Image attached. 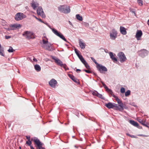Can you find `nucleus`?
<instances>
[{
	"mask_svg": "<svg viewBox=\"0 0 149 149\" xmlns=\"http://www.w3.org/2000/svg\"><path fill=\"white\" fill-rule=\"evenodd\" d=\"M58 9L60 12L64 13H68L70 11L69 6L66 5L60 6L58 7Z\"/></svg>",
	"mask_w": 149,
	"mask_h": 149,
	"instance_id": "f257e3e1",
	"label": "nucleus"
},
{
	"mask_svg": "<svg viewBox=\"0 0 149 149\" xmlns=\"http://www.w3.org/2000/svg\"><path fill=\"white\" fill-rule=\"evenodd\" d=\"M113 97L115 98L116 100L119 104L118 105L117 104V106L118 108V110L120 111H122L123 110L124 108L123 105L122 101L117 96L113 95Z\"/></svg>",
	"mask_w": 149,
	"mask_h": 149,
	"instance_id": "f03ea898",
	"label": "nucleus"
},
{
	"mask_svg": "<svg viewBox=\"0 0 149 149\" xmlns=\"http://www.w3.org/2000/svg\"><path fill=\"white\" fill-rule=\"evenodd\" d=\"M105 106L107 107L108 108L113 109L114 110H118V109L117 104L114 103H112L111 102H108L107 104H106Z\"/></svg>",
	"mask_w": 149,
	"mask_h": 149,
	"instance_id": "7ed1b4c3",
	"label": "nucleus"
},
{
	"mask_svg": "<svg viewBox=\"0 0 149 149\" xmlns=\"http://www.w3.org/2000/svg\"><path fill=\"white\" fill-rule=\"evenodd\" d=\"M117 55L119 58V60L121 63H123L126 61V58L123 52H120L118 53Z\"/></svg>",
	"mask_w": 149,
	"mask_h": 149,
	"instance_id": "20e7f679",
	"label": "nucleus"
},
{
	"mask_svg": "<svg viewBox=\"0 0 149 149\" xmlns=\"http://www.w3.org/2000/svg\"><path fill=\"white\" fill-rule=\"evenodd\" d=\"M26 15L22 13H18L15 15V19L16 21H19L26 17Z\"/></svg>",
	"mask_w": 149,
	"mask_h": 149,
	"instance_id": "39448f33",
	"label": "nucleus"
},
{
	"mask_svg": "<svg viewBox=\"0 0 149 149\" xmlns=\"http://www.w3.org/2000/svg\"><path fill=\"white\" fill-rule=\"evenodd\" d=\"M51 29L52 30L53 32L56 35L60 37L64 40L65 41H67L66 40L64 36L60 32H59L57 30L55 29L51 28Z\"/></svg>",
	"mask_w": 149,
	"mask_h": 149,
	"instance_id": "423d86ee",
	"label": "nucleus"
},
{
	"mask_svg": "<svg viewBox=\"0 0 149 149\" xmlns=\"http://www.w3.org/2000/svg\"><path fill=\"white\" fill-rule=\"evenodd\" d=\"M96 67L101 73H103L104 72H107V69L105 67L99 64L96 66Z\"/></svg>",
	"mask_w": 149,
	"mask_h": 149,
	"instance_id": "0eeeda50",
	"label": "nucleus"
},
{
	"mask_svg": "<svg viewBox=\"0 0 149 149\" xmlns=\"http://www.w3.org/2000/svg\"><path fill=\"white\" fill-rule=\"evenodd\" d=\"M37 13L38 15H40L42 17L45 18V15L41 7L39 6L38 7L37 10Z\"/></svg>",
	"mask_w": 149,
	"mask_h": 149,
	"instance_id": "6e6552de",
	"label": "nucleus"
},
{
	"mask_svg": "<svg viewBox=\"0 0 149 149\" xmlns=\"http://www.w3.org/2000/svg\"><path fill=\"white\" fill-rule=\"evenodd\" d=\"M138 53L139 56L143 58L148 55V51L146 49H143L139 51Z\"/></svg>",
	"mask_w": 149,
	"mask_h": 149,
	"instance_id": "1a4fd4ad",
	"label": "nucleus"
},
{
	"mask_svg": "<svg viewBox=\"0 0 149 149\" xmlns=\"http://www.w3.org/2000/svg\"><path fill=\"white\" fill-rule=\"evenodd\" d=\"M110 38L112 40H114L117 36V31L114 29L112 30V32L110 33Z\"/></svg>",
	"mask_w": 149,
	"mask_h": 149,
	"instance_id": "9d476101",
	"label": "nucleus"
},
{
	"mask_svg": "<svg viewBox=\"0 0 149 149\" xmlns=\"http://www.w3.org/2000/svg\"><path fill=\"white\" fill-rule=\"evenodd\" d=\"M52 58L54 60L56 63L58 65L61 66H64L65 65L63 64L62 62L58 58H55L54 57H52Z\"/></svg>",
	"mask_w": 149,
	"mask_h": 149,
	"instance_id": "9b49d317",
	"label": "nucleus"
},
{
	"mask_svg": "<svg viewBox=\"0 0 149 149\" xmlns=\"http://www.w3.org/2000/svg\"><path fill=\"white\" fill-rule=\"evenodd\" d=\"M34 142L37 146L38 149H41L42 148H43L42 146V143L40 142V141L38 139L36 138L35 139Z\"/></svg>",
	"mask_w": 149,
	"mask_h": 149,
	"instance_id": "f8f14e48",
	"label": "nucleus"
},
{
	"mask_svg": "<svg viewBox=\"0 0 149 149\" xmlns=\"http://www.w3.org/2000/svg\"><path fill=\"white\" fill-rule=\"evenodd\" d=\"M49 85L52 87L55 88L56 85L57 84V81L54 79H51L49 82Z\"/></svg>",
	"mask_w": 149,
	"mask_h": 149,
	"instance_id": "ddd939ff",
	"label": "nucleus"
},
{
	"mask_svg": "<svg viewBox=\"0 0 149 149\" xmlns=\"http://www.w3.org/2000/svg\"><path fill=\"white\" fill-rule=\"evenodd\" d=\"M9 27L11 28L12 30H14L17 28H21V25L20 24H10L9 25Z\"/></svg>",
	"mask_w": 149,
	"mask_h": 149,
	"instance_id": "4468645a",
	"label": "nucleus"
},
{
	"mask_svg": "<svg viewBox=\"0 0 149 149\" xmlns=\"http://www.w3.org/2000/svg\"><path fill=\"white\" fill-rule=\"evenodd\" d=\"M142 35V33L141 30H137L135 35V37L138 40H140V38Z\"/></svg>",
	"mask_w": 149,
	"mask_h": 149,
	"instance_id": "2eb2a0df",
	"label": "nucleus"
},
{
	"mask_svg": "<svg viewBox=\"0 0 149 149\" xmlns=\"http://www.w3.org/2000/svg\"><path fill=\"white\" fill-rule=\"evenodd\" d=\"M126 29L123 26H120V33L123 35H125L127 34Z\"/></svg>",
	"mask_w": 149,
	"mask_h": 149,
	"instance_id": "dca6fc26",
	"label": "nucleus"
},
{
	"mask_svg": "<svg viewBox=\"0 0 149 149\" xmlns=\"http://www.w3.org/2000/svg\"><path fill=\"white\" fill-rule=\"evenodd\" d=\"M138 121L139 122V123H141L143 126L147 127H149V124H146L145 123L146 122L145 121H143V120H142L140 119H138Z\"/></svg>",
	"mask_w": 149,
	"mask_h": 149,
	"instance_id": "f3484780",
	"label": "nucleus"
},
{
	"mask_svg": "<svg viewBox=\"0 0 149 149\" xmlns=\"http://www.w3.org/2000/svg\"><path fill=\"white\" fill-rule=\"evenodd\" d=\"M31 5V6L34 10H35L36 8L39 6V4L38 3L33 1H32Z\"/></svg>",
	"mask_w": 149,
	"mask_h": 149,
	"instance_id": "a211bd4d",
	"label": "nucleus"
},
{
	"mask_svg": "<svg viewBox=\"0 0 149 149\" xmlns=\"http://www.w3.org/2000/svg\"><path fill=\"white\" fill-rule=\"evenodd\" d=\"M36 36L33 33L31 32H29V39H34L35 38Z\"/></svg>",
	"mask_w": 149,
	"mask_h": 149,
	"instance_id": "6ab92c4d",
	"label": "nucleus"
},
{
	"mask_svg": "<svg viewBox=\"0 0 149 149\" xmlns=\"http://www.w3.org/2000/svg\"><path fill=\"white\" fill-rule=\"evenodd\" d=\"M109 54L111 58L114 62L117 61V58L114 57L112 52H110Z\"/></svg>",
	"mask_w": 149,
	"mask_h": 149,
	"instance_id": "aec40b11",
	"label": "nucleus"
},
{
	"mask_svg": "<svg viewBox=\"0 0 149 149\" xmlns=\"http://www.w3.org/2000/svg\"><path fill=\"white\" fill-rule=\"evenodd\" d=\"M79 44L81 49H84L85 48L86 46L85 43L82 42L81 40H79Z\"/></svg>",
	"mask_w": 149,
	"mask_h": 149,
	"instance_id": "412c9836",
	"label": "nucleus"
},
{
	"mask_svg": "<svg viewBox=\"0 0 149 149\" xmlns=\"http://www.w3.org/2000/svg\"><path fill=\"white\" fill-rule=\"evenodd\" d=\"M130 123L133 126L136 127L138 126V123L136 122L133 120H130Z\"/></svg>",
	"mask_w": 149,
	"mask_h": 149,
	"instance_id": "4be33fe9",
	"label": "nucleus"
},
{
	"mask_svg": "<svg viewBox=\"0 0 149 149\" xmlns=\"http://www.w3.org/2000/svg\"><path fill=\"white\" fill-rule=\"evenodd\" d=\"M34 68L37 72H39L41 70V67L38 64H36L34 65Z\"/></svg>",
	"mask_w": 149,
	"mask_h": 149,
	"instance_id": "5701e85b",
	"label": "nucleus"
},
{
	"mask_svg": "<svg viewBox=\"0 0 149 149\" xmlns=\"http://www.w3.org/2000/svg\"><path fill=\"white\" fill-rule=\"evenodd\" d=\"M51 45L50 43L47 44V45H46V49L50 51H52L53 49L51 47Z\"/></svg>",
	"mask_w": 149,
	"mask_h": 149,
	"instance_id": "b1692460",
	"label": "nucleus"
},
{
	"mask_svg": "<svg viewBox=\"0 0 149 149\" xmlns=\"http://www.w3.org/2000/svg\"><path fill=\"white\" fill-rule=\"evenodd\" d=\"M42 42L44 44H46L48 42V39L44 36L42 38Z\"/></svg>",
	"mask_w": 149,
	"mask_h": 149,
	"instance_id": "393cba45",
	"label": "nucleus"
},
{
	"mask_svg": "<svg viewBox=\"0 0 149 149\" xmlns=\"http://www.w3.org/2000/svg\"><path fill=\"white\" fill-rule=\"evenodd\" d=\"M69 77L71 78V79L73 80L74 82H77V79L75 78V77L72 75H71L70 74L68 75Z\"/></svg>",
	"mask_w": 149,
	"mask_h": 149,
	"instance_id": "a878e982",
	"label": "nucleus"
},
{
	"mask_svg": "<svg viewBox=\"0 0 149 149\" xmlns=\"http://www.w3.org/2000/svg\"><path fill=\"white\" fill-rule=\"evenodd\" d=\"M79 58L81 60V61L84 64H85V63H86V61L84 60V58L83 57V56L81 55L79 57Z\"/></svg>",
	"mask_w": 149,
	"mask_h": 149,
	"instance_id": "bb28decb",
	"label": "nucleus"
},
{
	"mask_svg": "<svg viewBox=\"0 0 149 149\" xmlns=\"http://www.w3.org/2000/svg\"><path fill=\"white\" fill-rule=\"evenodd\" d=\"M76 17L77 19L80 21H82L83 20V18L82 16L80 15L79 14L76 15Z\"/></svg>",
	"mask_w": 149,
	"mask_h": 149,
	"instance_id": "cd10ccee",
	"label": "nucleus"
},
{
	"mask_svg": "<svg viewBox=\"0 0 149 149\" xmlns=\"http://www.w3.org/2000/svg\"><path fill=\"white\" fill-rule=\"evenodd\" d=\"M4 52L3 48L2 47H0V55L4 56Z\"/></svg>",
	"mask_w": 149,
	"mask_h": 149,
	"instance_id": "c85d7f7f",
	"label": "nucleus"
},
{
	"mask_svg": "<svg viewBox=\"0 0 149 149\" xmlns=\"http://www.w3.org/2000/svg\"><path fill=\"white\" fill-rule=\"evenodd\" d=\"M22 36L26 38H28V31H26L22 34Z\"/></svg>",
	"mask_w": 149,
	"mask_h": 149,
	"instance_id": "c756f323",
	"label": "nucleus"
},
{
	"mask_svg": "<svg viewBox=\"0 0 149 149\" xmlns=\"http://www.w3.org/2000/svg\"><path fill=\"white\" fill-rule=\"evenodd\" d=\"M101 83L102 84L103 86L104 87V88L107 91L109 90V89L108 87L103 82L101 81Z\"/></svg>",
	"mask_w": 149,
	"mask_h": 149,
	"instance_id": "7c9ffc66",
	"label": "nucleus"
},
{
	"mask_svg": "<svg viewBox=\"0 0 149 149\" xmlns=\"http://www.w3.org/2000/svg\"><path fill=\"white\" fill-rule=\"evenodd\" d=\"M82 24L84 26H85L86 27H88L89 26V24L87 22H82Z\"/></svg>",
	"mask_w": 149,
	"mask_h": 149,
	"instance_id": "2f4dec72",
	"label": "nucleus"
},
{
	"mask_svg": "<svg viewBox=\"0 0 149 149\" xmlns=\"http://www.w3.org/2000/svg\"><path fill=\"white\" fill-rule=\"evenodd\" d=\"M8 52H13L15 50L13 49L11 47H10L9 49L8 50Z\"/></svg>",
	"mask_w": 149,
	"mask_h": 149,
	"instance_id": "473e14b6",
	"label": "nucleus"
},
{
	"mask_svg": "<svg viewBox=\"0 0 149 149\" xmlns=\"http://www.w3.org/2000/svg\"><path fill=\"white\" fill-rule=\"evenodd\" d=\"M130 94V91L129 90H127L125 93V95L126 96H128Z\"/></svg>",
	"mask_w": 149,
	"mask_h": 149,
	"instance_id": "72a5a7b5",
	"label": "nucleus"
},
{
	"mask_svg": "<svg viewBox=\"0 0 149 149\" xmlns=\"http://www.w3.org/2000/svg\"><path fill=\"white\" fill-rule=\"evenodd\" d=\"M91 60L93 61V62L96 65V66L99 64V63H98L96 61V60L93 57H91Z\"/></svg>",
	"mask_w": 149,
	"mask_h": 149,
	"instance_id": "f704fd0d",
	"label": "nucleus"
},
{
	"mask_svg": "<svg viewBox=\"0 0 149 149\" xmlns=\"http://www.w3.org/2000/svg\"><path fill=\"white\" fill-rule=\"evenodd\" d=\"M138 4L140 6H142L143 5V1L142 0H137Z\"/></svg>",
	"mask_w": 149,
	"mask_h": 149,
	"instance_id": "c9c22d12",
	"label": "nucleus"
},
{
	"mask_svg": "<svg viewBox=\"0 0 149 149\" xmlns=\"http://www.w3.org/2000/svg\"><path fill=\"white\" fill-rule=\"evenodd\" d=\"M84 65L87 69L88 70L90 69V67L88 65L86 62V63H85V64H84Z\"/></svg>",
	"mask_w": 149,
	"mask_h": 149,
	"instance_id": "e433bc0d",
	"label": "nucleus"
},
{
	"mask_svg": "<svg viewBox=\"0 0 149 149\" xmlns=\"http://www.w3.org/2000/svg\"><path fill=\"white\" fill-rule=\"evenodd\" d=\"M97 96V97H99V98H100L101 99H104L102 95L101 94H100L99 93H98Z\"/></svg>",
	"mask_w": 149,
	"mask_h": 149,
	"instance_id": "4c0bfd02",
	"label": "nucleus"
},
{
	"mask_svg": "<svg viewBox=\"0 0 149 149\" xmlns=\"http://www.w3.org/2000/svg\"><path fill=\"white\" fill-rule=\"evenodd\" d=\"M107 91L109 92V93L112 96H113V95H114L113 94V92H112V90L111 89H109Z\"/></svg>",
	"mask_w": 149,
	"mask_h": 149,
	"instance_id": "58836bf2",
	"label": "nucleus"
},
{
	"mask_svg": "<svg viewBox=\"0 0 149 149\" xmlns=\"http://www.w3.org/2000/svg\"><path fill=\"white\" fill-rule=\"evenodd\" d=\"M75 53H76V54H77V55L78 57H79L80 56H81V55H80L79 54L78 52L77 51V49H75Z\"/></svg>",
	"mask_w": 149,
	"mask_h": 149,
	"instance_id": "ea45409f",
	"label": "nucleus"
},
{
	"mask_svg": "<svg viewBox=\"0 0 149 149\" xmlns=\"http://www.w3.org/2000/svg\"><path fill=\"white\" fill-rule=\"evenodd\" d=\"M120 92L122 93H124L125 92V89L123 87H122L120 89Z\"/></svg>",
	"mask_w": 149,
	"mask_h": 149,
	"instance_id": "a19ab883",
	"label": "nucleus"
},
{
	"mask_svg": "<svg viewBox=\"0 0 149 149\" xmlns=\"http://www.w3.org/2000/svg\"><path fill=\"white\" fill-rule=\"evenodd\" d=\"M31 141L30 139V136H29V146H31Z\"/></svg>",
	"mask_w": 149,
	"mask_h": 149,
	"instance_id": "79ce46f5",
	"label": "nucleus"
},
{
	"mask_svg": "<svg viewBox=\"0 0 149 149\" xmlns=\"http://www.w3.org/2000/svg\"><path fill=\"white\" fill-rule=\"evenodd\" d=\"M98 93L97 91H93L92 92V94L93 95L97 96Z\"/></svg>",
	"mask_w": 149,
	"mask_h": 149,
	"instance_id": "37998d69",
	"label": "nucleus"
},
{
	"mask_svg": "<svg viewBox=\"0 0 149 149\" xmlns=\"http://www.w3.org/2000/svg\"><path fill=\"white\" fill-rule=\"evenodd\" d=\"M84 71H85L86 72L88 73H91V71H90V70H84Z\"/></svg>",
	"mask_w": 149,
	"mask_h": 149,
	"instance_id": "c03bdc74",
	"label": "nucleus"
},
{
	"mask_svg": "<svg viewBox=\"0 0 149 149\" xmlns=\"http://www.w3.org/2000/svg\"><path fill=\"white\" fill-rule=\"evenodd\" d=\"M36 19L38 20V21H40V22H42V23H45L44 22H43V21H42V20L41 19H39L38 18H36Z\"/></svg>",
	"mask_w": 149,
	"mask_h": 149,
	"instance_id": "a18cd8bd",
	"label": "nucleus"
},
{
	"mask_svg": "<svg viewBox=\"0 0 149 149\" xmlns=\"http://www.w3.org/2000/svg\"><path fill=\"white\" fill-rule=\"evenodd\" d=\"M11 38V36H5V38L6 39H8Z\"/></svg>",
	"mask_w": 149,
	"mask_h": 149,
	"instance_id": "49530a36",
	"label": "nucleus"
},
{
	"mask_svg": "<svg viewBox=\"0 0 149 149\" xmlns=\"http://www.w3.org/2000/svg\"><path fill=\"white\" fill-rule=\"evenodd\" d=\"M130 11L132 13H134V14H135V12L134 10H131Z\"/></svg>",
	"mask_w": 149,
	"mask_h": 149,
	"instance_id": "de8ad7c7",
	"label": "nucleus"
},
{
	"mask_svg": "<svg viewBox=\"0 0 149 149\" xmlns=\"http://www.w3.org/2000/svg\"><path fill=\"white\" fill-rule=\"evenodd\" d=\"M137 127V128H138L139 129H141L142 128V127L140 126L139 125H138V126L137 127Z\"/></svg>",
	"mask_w": 149,
	"mask_h": 149,
	"instance_id": "09e8293b",
	"label": "nucleus"
},
{
	"mask_svg": "<svg viewBox=\"0 0 149 149\" xmlns=\"http://www.w3.org/2000/svg\"><path fill=\"white\" fill-rule=\"evenodd\" d=\"M138 136H143L144 137H146V135L143 134H139Z\"/></svg>",
	"mask_w": 149,
	"mask_h": 149,
	"instance_id": "8fccbe9b",
	"label": "nucleus"
},
{
	"mask_svg": "<svg viewBox=\"0 0 149 149\" xmlns=\"http://www.w3.org/2000/svg\"><path fill=\"white\" fill-rule=\"evenodd\" d=\"M7 30L8 31H10V30H12V29L11 28H10H10H8Z\"/></svg>",
	"mask_w": 149,
	"mask_h": 149,
	"instance_id": "3c124183",
	"label": "nucleus"
},
{
	"mask_svg": "<svg viewBox=\"0 0 149 149\" xmlns=\"http://www.w3.org/2000/svg\"><path fill=\"white\" fill-rule=\"evenodd\" d=\"M132 138H136V136H134V135H131V136L130 137Z\"/></svg>",
	"mask_w": 149,
	"mask_h": 149,
	"instance_id": "603ef678",
	"label": "nucleus"
},
{
	"mask_svg": "<svg viewBox=\"0 0 149 149\" xmlns=\"http://www.w3.org/2000/svg\"><path fill=\"white\" fill-rule=\"evenodd\" d=\"M33 60L35 62H37V60L35 58H33Z\"/></svg>",
	"mask_w": 149,
	"mask_h": 149,
	"instance_id": "864d4df0",
	"label": "nucleus"
},
{
	"mask_svg": "<svg viewBox=\"0 0 149 149\" xmlns=\"http://www.w3.org/2000/svg\"><path fill=\"white\" fill-rule=\"evenodd\" d=\"M76 71L77 72L78 71H81V70L79 69H77Z\"/></svg>",
	"mask_w": 149,
	"mask_h": 149,
	"instance_id": "5fc2aeb1",
	"label": "nucleus"
},
{
	"mask_svg": "<svg viewBox=\"0 0 149 149\" xmlns=\"http://www.w3.org/2000/svg\"><path fill=\"white\" fill-rule=\"evenodd\" d=\"M31 149H35L32 146H30Z\"/></svg>",
	"mask_w": 149,
	"mask_h": 149,
	"instance_id": "6e6d98bb",
	"label": "nucleus"
},
{
	"mask_svg": "<svg viewBox=\"0 0 149 149\" xmlns=\"http://www.w3.org/2000/svg\"><path fill=\"white\" fill-rule=\"evenodd\" d=\"M128 136H129L130 137L131 136V135H130L129 134V133H127L126 134Z\"/></svg>",
	"mask_w": 149,
	"mask_h": 149,
	"instance_id": "4d7b16f0",
	"label": "nucleus"
},
{
	"mask_svg": "<svg viewBox=\"0 0 149 149\" xmlns=\"http://www.w3.org/2000/svg\"><path fill=\"white\" fill-rule=\"evenodd\" d=\"M147 24H148L149 25V19L148 20V22H147Z\"/></svg>",
	"mask_w": 149,
	"mask_h": 149,
	"instance_id": "13d9d810",
	"label": "nucleus"
},
{
	"mask_svg": "<svg viewBox=\"0 0 149 149\" xmlns=\"http://www.w3.org/2000/svg\"><path fill=\"white\" fill-rule=\"evenodd\" d=\"M26 144H28V140L26 141Z\"/></svg>",
	"mask_w": 149,
	"mask_h": 149,
	"instance_id": "bf43d9fd",
	"label": "nucleus"
},
{
	"mask_svg": "<svg viewBox=\"0 0 149 149\" xmlns=\"http://www.w3.org/2000/svg\"><path fill=\"white\" fill-rule=\"evenodd\" d=\"M26 138L27 139H28V136H26Z\"/></svg>",
	"mask_w": 149,
	"mask_h": 149,
	"instance_id": "052dcab7",
	"label": "nucleus"
},
{
	"mask_svg": "<svg viewBox=\"0 0 149 149\" xmlns=\"http://www.w3.org/2000/svg\"><path fill=\"white\" fill-rule=\"evenodd\" d=\"M30 139L31 141H32L33 140V138H32Z\"/></svg>",
	"mask_w": 149,
	"mask_h": 149,
	"instance_id": "680f3d73",
	"label": "nucleus"
},
{
	"mask_svg": "<svg viewBox=\"0 0 149 149\" xmlns=\"http://www.w3.org/2000/svg\"><path fill=\"white\" fill-rule=\"evenodd\" d=\"M93 74H94V75H96V73H95L93 72Z\"/></svg>",
	"mask_w": 149,
	"mask_h": 149,
	"instance_id": "e2e57ef3",
	"label": "nucleus"
},
{
	"mask_svg": "<svg viewBox=\"0 0 149 149\" xmlns=\"http://www.w3.org/2000/svg\"><path fill=\"white\" fill-rule=\"evenodd\" d=\"M33 16L35 17L36 19V18H37V17H36V16H35L33 15Z\"/></svg>",
	"mask_w": 149,
	"mask_h": 149,
	"instance_id": "0e129e2a",
	"label": "nucleus"
},
{
	"mask_svg": "<svg viewBox=\"0 0 149 149\" xmlns=\"http://www.w3.org/2000/svg\"><path fill=\"white\" fill-rule=\"evenodd\" d=\"M41 149H45V148L43 147V148H41Z\"/></svg>",
	"mask_w": 149,
	"mask_h": 149,
	"instance_id": "69168bd1",
	"label": "nucleus"
},
{
	"mask_svg": "<svg viewBox=\"0 0 149 149\" xmlns=\"http://www.w3.org/2000/svg\"><path fill=\"white\" fill-rule=\"evenodd\" d=\"M19 149H21V147H20H20H19Z\"/></svg>",
	"mask_w": 149,
	"mask_h": 149,
	"instance_id": "338daca9",
	"label": "nucleus"
}]
</instances>
